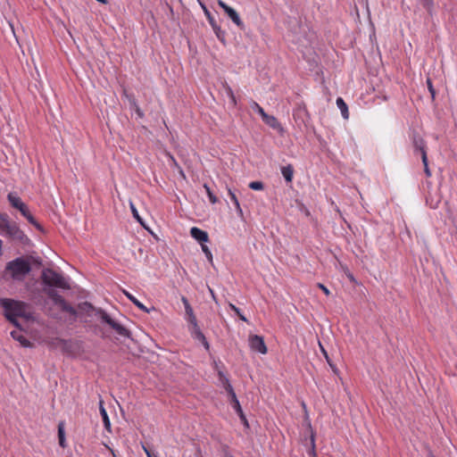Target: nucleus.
<instances>
[{"mask_svg": "<svg viewBox=\"0 0 457 457\" xmlns=\"http://www.w3.org/2000/svg\"><path fill=\"white\" fill-rule=\"evenodd\" d=\"M7 200L12 201V200H20V199L16 196H13V195L12 193H10L7 195Z\"/></svg>", "mask_w": 457, "mask_h": 457, "instance_id": "nucleus-46", "label": "nucleus"}, {"mask_svg": "<svg viewBox=\"0 0 457 457\" xmlns=\"http://www.w3.org/2000/svg\"><path fill=\"white\" fill-rule=\"evenodd\" d=\"M229 403H230L232 408L235 410V411L238 415L243 425L245 428H249L248 420L243 411V409H242L241 404L237 397V395H233L229 396Z\"/></svg>", "mask_w": 457, "mask_h": 457, "instance_id": "nucleus-9", "label": "nucleus"}, {"mask_svg": "<svg viewBox=\"0 0 457 457\" xmlns=\"http://www.w3.org/2000/svg\"><path fill=\"white\" fill-rule=\"evenodd\" d=\"M181 301H182V303L184 304V307H187V306L190 305V303H189V302H188V300H187V298L186 296H182Z\"/></svg>", "mask_w": 457, "mask_h": 457, "instance_id": "nucleus-45", "label": "nucleus"}, {"mask_svg": "<svg viewBox=\"0 0 457 457\" xmlns=\"http://www.w3.org/2000/svg\"><path fill=\"white\" fill-rule=\"evenodd\" d=\"M224 90H225V94H226L227 97L229 99L230 103L233 105H236L237 100H236V96L234 95L232 88L228 85H225Z\"/></svg>", "mask_w": 457, "mask_h": 457, "instance_id": "nucleus-26", "label": "nucleus"}, {"mask_svg": "<svg viewBox=\"0 0 457 457\" xmlns=\"http://www.w3.org/2000/svg\"><path fill=\"white\" fill-rule=\"evenodd\" d=\"M252 108L257 112L261 116L262 118L266 114V112H264L263 108L262 106H260L257 103L253 102V105H252Z\"/></svg>", "mask_w": 457, "mask_h": 457, "instance_id": "nucleus-36", "label": "nucleus"}, {"mask_svg": "<svg viewBox=\"0 0 457 457\" xmlns=\"http://www.w3.org/2000/svg\"><path fill=\"white\" fill-rule=\"evenodd\" d=\"M228 208L230 210V213L232 216H235L234 212L236 213V216L241 218L244 220V214L243 210L240 206V202H230L231 204H229L228 202H227Z\"/></svg>", "mask_w": 457, "mask_h": 457, "instance_id": "nucleus-18", "label": "nucleus"}, {"mask_svg": "<svg viewBox=\"0 0 457 457\" xmlns=\"http://www.w3.org/2000/svg\"><path fill=\"white\" fill-rule=\"evenodd\" d=\"M216 37L221 41L223 42L225 40V32L220 29V26H218V24H215L214 26L212 27Z\"/></svg>", "mask_w": 457, "mask_h": 457, "instance_id": "nucleus-28", "label": "nucleus"}, {"mask_svg": "<svg viewBox=\"0 0 457 457\" xmlns=\"http://www.w3.org/2000/svg\"><path fill=\"white\" fill-rule=\"evenodd\" d=\"M305 421L307 423V428L310 431V450L308 452L309 455H312L313 457H317L316 452H315V431L312 429L311 421L309 420L308 416L305 417Z\"/></svg>", "mask_w": 457, "mask_h": 457, "instance_id": "nucleus-12", "label": "nucleus"}, {"mask_svg": "<svg viewBox=\"0 0 457 457\" xmlns=\"http://www.w3.org/2000/svg\"><path fill=\"white\" fill-rule=\"evenodd\" d=\"M298 209L303 212L307 217H311V212L303 202H296Z\"/></svg>", "mask_w": 457, "mask_h": 457, "instance_id": "nucleus-35", "label": "nucleus"}, {"mask_svg": "<svg viewBox=\"0 0 457 457\" xmlns=\"http://www.w3.org/2000/svg\"><path fill=\"white\" fill-rule=\"evenodd\" d=\"M129 207H130L131 212L133 214V217L137 220V221L140 225H142L144 228H145V222H144L143 219L141 218V216L139 215L137 209L135 206L133 202H129Z\"/></svg>", "mask_w": 457, "mask_h": 457, "instance_id": "nucleus-24", "label": "nucleus"}, {"mask_svg": "<svg viewBox=\"0 0 457 457\" xmlns=\"http://www.w3.org/2000/svg\"><path fill=\"white\" fill-rule=\"evenodd\" d=\"M204 187L208 193L209 200L216 201L217 198L212 195V193L210 191L209 187L206 185H204Z\"/></svg>", "mask_w": 457, "mask_h": 457, "instance_id": "nucleus-43", "label": "nucleus"}, {"mask_svg": "<svg viewBox=\"0 0 457 457\" xmlns=\"http://www.w3.org/2000/svg\"><path fill=\"white\" fill-rule=\"evenodd\" d=\"M185 311H186V314L188 316V315H191V314H194V311H193V308L191 305H188L187 307H185Z\"/></svg>", "mask_w": 457, "mask_h": 457, "instance_id": "nucleus-44", "label": "nucleus"}, {"mask_svg": "<svg viewBox=\"0 0 457 457\" xmlns=\"http://www.w3.org/2000/svg\"><path fill=\"white\" fill-rule=\"evenodd\" d=\"M427 83H428V90H429V92H430V94H431L432 97H434V96H435V93H436V92H435V89H434V87H433V85H432L431 80L428 79L427 80Z\"/></svg>", "mask_w": 457, "mask_h": 457, "instance_id": "nucleus-41", "label": "nucleus"}, {"mask_svg": "<svg viewBox=\"0 0 457 457\" xmlns=\"http://www.w3.org/2000/svg\"><path fill=\"white\" fill-rule=\"evenodd\" d=\"M191 237L195 239L201 245L209 241L208 233L197 227H193L190 229Z\"/></svg>", "mask_w": 457, "mask_h": 457, "instance_id": "nucleus-11", "label": "nucleus"}, {"mask_svg": "<svg viewBox=\"0 0 457 457\" xmlns=\"http://www.w3.org/2000/svg\"><path fill=\"white\" fill-rule=\"evenodd\" d=\"M318 287L320 288L322 290V292L326 295H330V291L328 290V288L324 286L323 284L321 283H318Z\"/></svg>", "mask_w": 457, "mask_h": 457, "instance_id": "nucleus-40", "label": "nucleus"}, {"mask_svg": "<svg viewBox=\"0 0 457 457\" xmlns=\"http://www.w3.org/2000/svg\"><path fill=\"white\" fill-rule=\"evenodd\" d=\"M144 449L145 451V453H146L147 457H152L151 453L147 449H145V447H144Z\"/></svg>", "mask_w": 457, "mask_h": 457, "instance_id": "nucleus-52", "label": "nucleus"}, {"mask_svg": "<svg viewBox=\"0 0 457 457\" xmlns=\"http://www.w3.org/2000/svg\"><path fill=\"white\" fill-rule=\"evenodd\" d=\"M2 246H3V242H2V240L0 239V255H2V253H3Z\"/></svg>", "mask_w": 457, "mask_h": 457, "instance_id": "nucleus-53", "label": "nucleus"}, {"mask_svg": "<svg viewBox=\"0 0 457 457\" xmlns=\"http://www.w3.org/2000/svg\"><path fill=\"white\" fill-rule=\"evenodd\" d=\"M201 247H202V250L204 253L208 262L212 264L213 258H212V253L210 248L205 244L201 245Z\"/></svg>", "mask_w": 457, "mask_h": 457, "instance_id": "nucleus-31", "label": "nucleus"}, {"mask_svg": "<svg viewBox=\"0 0 457 457\" xmlns=\"http://www.w3.org/2000/svg\"><path fill=\"white\" fill-rule=\"evenodd\" d=\"M40 278L44 286V293L52 300L54 304L59 306L62 312H68L76 318L78 316L76 309L56 291V288L63 290L71 289V286L66 278L61 273H58L51 268L44 269Z\"/></svg>", "mask_w": 457, "mask_h": 457, "instance_id": "nucleus-1", "label": "nucleus"}, {"mask_svg": "<svg viewBox=\"0 0 457 457\" xmlns=\"http://www.w3.org/2000/svg\"><path fill=\"white\" fill-rule=\"evenodd\" d=\"M210 292H211V294H212V295L213 300H214L215 302H217V299H216V296H215V295H214V292H213L211 288H210Z\"/></svg>", "mask_w": 457, "mask_h": 457, "instance_id": "nucleus-51", "label": "nucleus"}, {"mask_svg": "<svg viewBox=\"0 0 457 457\" xmlns=\"http://www.w3.org/2000/svg\"><path fill=\"white\" fill-rule=\"evenodd\" d=\"M281 174L287 182H291L294 176L293 166L288 164L281 168Z\"/></svg>", "mask_w": 457, "mask_h": 457, "instance_id": "nucleus-21", "label": "nucleus"}, {"mask_svg": "<svg viewBox=\"0 0 457 457\" xmlns=\"http://www.w3.org/2000/svg\"><path fill=\"white\" fill-rule=\"evenodd\" d=\"M229 194H230V195H231V200H237V196H236V195H235L234 193H232L231 191H229Z\"/></svg>", "mask_w": 457, "mask_h": 457, "instance_id": "nucleus-50", "label": "nucleus"}, {"mask_svg": "<svg viewBox=\"0 0 457 457\" xmlns=\"http://www.w3.org/2000/svg\"><path fill=\"white\" fill-rule=\"evenodd\" d=\"M337 106L340 110L341 115L345 120L349 118L348 106L342 97L337 98Z\"/></svg>", "mask_w": 457, "mask_h": 457, "instance_id": "nucleus-19", "label": "nucleus"}, {"mask_svg": "<svg viewBox=\"0 0 457 457\" xmlns=\"http://www.w3.org/2000/svg\"><path fill=\"white\" fill-rule=\"evenodd\" d=\"M109 450H110V451H111V453H112L113 457H116V455H115V453H114L113 450H112V449H111V448H109Z\"/></svg>", "mask_w": 457, "mask_h": 457, "instance_id": "nucleus-55", "label": "nucleus"}, {"mask_svg": "<svg viewBox=\"0 0 457 457\" xmlns=\"http://www.w3.org/2000/svg\"><path fill=\"white\" fill-rule=\"evenodd\" d=\"M420 4L423 8H425L429 14H432V10L434 6L433 0H420Z\"/></svg>", "mask_w": 457, "mask_h": 457, "instance_id": "nucleus-29", "label": "nucleus"}, {"mask_svg": "<svg viewBox=\"0 0 457 457\" xmlns=\"http://www.w3.org/2000/svg\"><path fill=\"white\" fill-rule=\"evenodd\" d=\"M64 204H65V202H64V201H62V202H61V204H62L63 207L65 206V205H64Z\"/></svg>", "mask_w": 457, "mask_h": 457, "instance_id": "nucleus-56", "label": "nucleus"}, {"mask_svg": "<svg viewBox=\"0 0 457 457\" xmlns=\"http://www.w3.org/2000/svg\"><path fill=\"white\" fill-rule=\"evenodd\" d=\"M189 331H190L191 337H193L194 335H196L197 332H202L200 327L198 326V323L189 326Z\"/></svg>", "mask_w": 457, "mask_h": 457, "instance_id": "nucleus-38", "label": "nucleus"}, {"mask_svg": "<svg viewBox=\"0 0 457 457\" xmlns=\"http://www.w3.org/2000/svg\"><path fill=\"white\" fill-rule=\"evenodd\" d=\"M123 293L124 295L127 296V298L131 302L133 303L134 305H136L139 310L146 312V313H149L150 312V309H148L146 306H145L141 302H139L133 295H131L130 293H129L128 291L126 290H123Z\"/></svg>", "mask_w": 457, "mask_h": 457, "instance_id": "nucleus-17", "label": "nucleus"}, {"mask_svg": "<svg viewBox=\"0 0 457 457\" xmlns=\"http://www.w3.org/2000/svg\"><path fill=\"white\" fill-rule=\"evenodd\" d=\"M48 345L53 348H61V345H66V339L54 337L48 342Z\"/></svg>", "mask_w": 457, "mask_h": 457, "instance_id": "nucleus-25", "label": "nucleus"}, {"mask_svg": "<svg viewBox=\"0 0 457 457\" xmlns=\"http://www.w3.org/2000/svg\"><path fill=\"white\" fill-rule=\"evenodd\" d=\"M4 232L13 239L18 240L21 244L27 245L30 244V239L24 234V232L15 224L4 225Z\"/></svg>", "mask_w": 457, "mask_h": 457, "instance_id": "nucleus-5", "label": "nucleus"}, {"mask_svg": "<svg viewBox=\"0 0 457 457\" xmlns=\"http://www.w3.org/2000/svg\"><path fill=\"white\" fill-rule=\"evenodd\" d=\"M12 206L19 210L21 215L27 219V220L33 225L37 230L44 232L43 227L37 221L34 216L30 213L28 206L24 202H10Z\"/></svg>", "mask_w": 457, "mask_h": 457, "instance_id": "nucleus-6", "label": "nucleus"}, {"mask_svg": "<svg viewBox=\"0 0 457 457\" xmlns=\"http://www.w3.org/2000/svg\"><path fill=\"white\" fill-rule=\"evenodd\" d=\"M249 187L253 190H262L263 188V183L261 181H252L249 183Z\"/></svg>", "mask_w": 457, "mask_h": 457, "instance_id": "nucleus-34", "label": "nucleus"}, {"mask_svg": "<svg viewBox=\"0 0 457 457\" xmlns=\"http://www.w3.org/2000/svg\"><path fill=\"white\" fill-rule=\"evenodd\" d=\"M97 2L99 3H102V4H106L107 3V0H96Z\"/></svg>", "mask_w": 457, "mask_h": 457, "instance_id": "nucleus-54", "label": "nucleus"}, {"mask_svg": "<svg viewBox=\"0 0 457 457\" xmlns=\"http://www.w3.org/2000/svg\"><path fill=\"white\" fill-rule=\"evenodd\" d=\"M249 345L252 350L258 352L260 353L265 354L268 352V348L265 345L264 339L261 336L251 335L249 337Z\"/></svg>", "mask_w": 457, "mask_h": 457, "instance_id": "nucleus-7", "label": "nucleus"}, {"mask_svg": "<svg viewBox=\"0 0 457 457\" xmlns=\"http://www.w3.org/2000/svg\"><path fill=\"white\" fill-rule=\"evenodd\" d=\"M61 349L63 353H71V340L66 339V345H61Z\"/></svg>", "mask_w": 457, "mask_h": 457, "instance_id": "nucleus-37", "label": "nucleus"}, {"mask_svg": "<svg viewBox=\"0 0 457 457\" xmlns=\"http://www.w3.org/2000/svg\"><path fill=\"white\" fill-rule=\"evenodd\" d=\"M438 202H430L429 207L431 209H436L437 208Z\"/></svg>", "mask_w": 457, "mask_h": 457, "instance_id": "nucleus-47", "label": "nucleus"}, {"mask_svg": "<svg viewBox=\"0 0 457 457\" xmlns=\"http://www.w3.org/2000/svg\"><path fill=\"white\" fill-rule=\"evenodd\" d=\"M228 307L230 308L231 311H233L235 312V314L239 318V320H241L242 321H245V322H247L248 323V320L245 318V316L241 312V310L237 307L236 305H234L233 303H228Z\"/></svg>", "mask_w": 457, "mask_h": 457, "instance_id": "nucleus-27", "label": "nucleus"}, {"mask_svg": "<svg viewBox=\"0 0 457 457\" xmlns=\"http://www.w3.org/2000/svg\"><path fill=\"white\" fill-rule=\"evenodd\" d=\"M422 162L424 164V171L428 177L431 175L430 170L428 169V156L427 153H423V157H421Z\"/></svg>", "mask_w": 457, "mask_h": 457, "instance_id": "nucleus-32", "label": "nucleus"}, {"mask_svg": "<svg viewBox=\"0 0 457 457\" xmlns=\"http://www.w3.org/2000/svg\"><path fill=\"white\" fill-rule=\"evenodd\" d=\"M187 320L189 322V326L197 324V320H196V317H195V313L191 314V315H188L187 316Z\"/></svg>", "mask_w": 457, "mask_h": 457, "instance_id": "nucleus-39", "label": "nucleus"}, {"mask_svg": "<svg viewBox=\"0 0 457 457\" xmlns=\"http://www.w3.org/2000/svg\"><path fill=\"white\" fill-rule=\"evenodd\" d=\"M31 264L25 257H18L6 263L5 271L13 280H22L31 271Z\"/></svg>", "mask_w": 457, "mask_h": 457, "instance_id": "nucleus-4", "label": "nucleus"}, {"mask_svg": "<svg viewBox=\"0 0 457 457\" xmlns=\"http://www.w3.org/2000/svg\"><path fill=\"white\" fill-rule=\"evenodd\" d=\"M427 456H428V457H436V456L434 455L433 452H432L429 448L428 449V455H427Z\"/></svg>", "mask_w": 457, "mask_h": 457, "instance_id": "nucleus-48", "label": "nucleus"}, {"mask_svg": "<svg viewBox=\"0 0 457 457\" xmlns=\"http://www.w3.org/2000/svg\"><path fill=\"white\" fill-rule=\"evenodd\" d=\"M0 305L4 310V318L19 330H23V328L18 318H23L27 321L34 320L33 315L27 312L29 305L25 302L10 298H0Z\"/></svg>", "mask_w": 457, "mask_h": 457, "instance_id": "nucleus-2", "label": "nucleus"}, {"mask_svg": "<svg viewBox=\"0 0 457 457\" xmlns=\"http://www.w3.org/2000/svg\"><path fill=\"white\" fill-rule=\"evenodd\" d=\"M412 145L414 147L415 154H420L421 157H423V153L426 152V143L423 138L418 135L413 137Z\"/></svg>", "mask_w": 457, "mask_h": 457, "instance_id": "nucleus-13", "label": "nucleus"}, {"mask_svg": "<svg viewBox=\"0 0 457 457\" xmlns=\"http://www.w3.org/2000/svg\"><path fill=\"white\" fill-rule=\"evenodd\" d=\"M347 277L349 278V279H350L351 281H355V278H354V277H353V274H351V273H350V274H348V275H347Z\"/></svg>", "mask_w": 457, "mask_h": 457, "instance_id": "nucleus-49", "label": "nucleus"}, {"mask_svg": "<svg viewBox=\"0 0 457 457\" xmlns=\"http://www.w3.org/2000/svg\"><path fill=\"white\" fill-rule=\"evenodd\" d=\"M21 330L20 331H17V330H12L11 332V337L18 341L21 346L23 347H31L33 345V344L26 337H24L21 333Z\"/></svg>", "mask_w": 457, "mask_h": 457, "instance_id": "nucleus-15", "label": "nucleus"}, {"mask_svg": "<svg viewBox=\"0 0 457 457\" xmlns=\"http://www.w3.org/2000/svg\"><path fill=\"white\" fill-rule=\"evenodd\" d=\"M4 224L12 225V223L9 222L8 215L6 213L0 212V229H2L4 231Z\"/></svg>", "mask_w": 457, "mask_h": 457, "instance_id": "nucleus-30", "label": "nucleus"}, {"mask_svg": "<svg viewBox=\"0 0 457 457\" xmlns=\"http://www.w3.org/2000/svg\"><path fill=\"white\" fill-rule=\"evenodd\" d=\"M322 352H323L324 356H325V358H326V360H327L328 363L329 364V366L333 369V370H334V371H336V368H335V366L332 364V362H331V361H330V359H329V357H328V353H327L323 348H322Z\"/></svg>", "mask_w": 457, "mask_h": 457, "instance_id": "nucleus-42", "label": "nucleus"}, {"mask_svg": "<svg viewBox=\"0 0 457 457\" xmlns=\"http://www.w3.org/2000/svg\"><path fill=\"white\" fill-rule=\"evenodd\" d=\"M78 315H79V312H85L88 316H90V312H94L96 315H97L101 321L104 324H107L112 330H114L118 335L130 338L132 339V333L130 330H129L127 328H125L123 325L119 323L118 321L114 320L102 308H96L91 303L89 302H83L79 303L78 304ZM79 316L76 318L73 317V321L77 320Z\"/></svg>", "mask_w": 457, "mask_h": 457, "instance_id": "nucleus-3", "label": "nucleus"}, {"mask_svg": "<svg viewBox=\"0 0 457 457\" xmlns=\"http://www.w3.org/2000/svg\"><path fill=\"white\" fill-rule=\"evenodd\" d=\"M218 4L223 9V11L226 12V14L231 19V21L239 28H243L244 27V23L243 21H241L238 13L237 12V11L228 6L225 2H223L222 0H219L218 1Z\"/></svg>", "mask_w": 457, "mask_h": 457, "instance_id": "nucleus-8", "label": "nucleus"}, {"mask_svg": "<svg viewBox=\"0 0 457 457\" xmlns=\"http://www.w3.org/2000/svg\"><path fill=\"white\" fill-rule=\"evenodd\" d=\"M57 434H58V440H59L60 446L62 448H65L67 445H66L64 422L63 421L59 422Z\"/></svg>", "mask_w": 457, "mask_h": 457, "instance_id": "nucleus-20", "label": "nucleus"}, {"mask_svg": "<svg viewBox=\"0 0 457 457\" xmlns=\"http://www.w3.org/2000/svg\"><path fill=\"white\" fill-rule=\"evenodd\" d=\"M214 364V369L217 370L218 371L219 380L222 384V386L225 389V391L228 393V397L233 395H236L228 378L224 374L222 370H219L218 364L216 362Z\"/></svg>", "mask_w": 457, "mask_h": 457, "instance_id": "nucleus-10", "label": "nucleus"}, {"mask_svg": "<svg viewBox=\"0 0 457 457\" xmlns=\"http://www.w3.org/2000/svg\"><path fill=\"white\" fill-rule=\"evenodd\" d=\"M262 120L269 127H270V128H272L274 129H277V130H278L280 132L283 131V128H282L281 124L278 122V120H277L276 117H274L272 115H269V114L266 113L262 117Z\"/></svg>", "mask_w": 457, "mask_h": 457, "instance_id": "nucleus-14", "label": "nucleus"}, {"mask_svg": "<svg viewBox=\"0 0 457 457\" xmlns=\"http://www.w3.org/2000/svg\"><path fill=\"white\" fill-rule=\"evenodd\" d=\"M192 337H193L195 340H197V341L201 342V343H202V345H204V347L207 351H209V350H210V344H209V342L207 341V339H206V337H205V336H204V334L203 332H197V334H196V335H194Z\"/></svg>", "mask_w": 457, "mask_h": 457, "instance_id": "nucleus-22", "label": "nucleus"}, {"mask_svg": "<svg viewBox=\"0 0 457 457\" xmlns=\"http://www.w3.org/2000/svg\"><path fill=\"white\" fill-rule=\"evenodd\" d=\"M201 5L204 8V13L208 19L210 25L212 27L215 24H217L214 18L212 16L211 12L208 11V9L204 4H201Z\"/></svg>", "mask_w": 457, "mask_h": 457, "instance_id": "nucleus-33", "label": "nucleus"}, {"mask_svg": "<svg viewBox=\"0 0 457 457\" xmlns=\"http://www.w3.org/2000/svg\"><path fill=\"white\" fill-rule=\"evenodd\" d=\"M129 103H130V109L137 114V118H139V119L143 118L144 112L141 110V108L138 106V104H137V101L135 100V98L129 99Z\"/></svg>", "mask_w": 457, "mask_h": 457, "instance_id": "nucleus-23", "label": "nucleus"}, {"mask_svg": "<svg viewBox=\"0 0 457 457\" xmlns=\"http://www.w3.org/2000/svg\"><path fill=\"white\" fill-rule=\"evenodd\" d=\"M99 411H100V414H101V417H102V420H103V423H104V428L108 431V432H111V421H110V419H109V416H108V413L104 406V401L102 399H100L99 401Z\"/></svg>", "mask_w": 457, "mask_h": 457, "instance_id": "nucleus-16", "label": "nucleus"}]
</instances>
